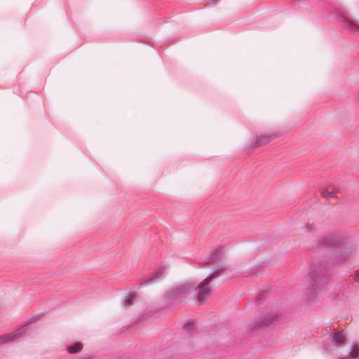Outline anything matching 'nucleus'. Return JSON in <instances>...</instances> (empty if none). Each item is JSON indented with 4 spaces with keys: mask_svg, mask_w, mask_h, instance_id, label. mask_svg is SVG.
<instances>
[{
    "mask_svg": "<svg viewBox=\"0 0 359 359\" xmlns=\"http://www.w3.org/2000/svg\"><path fill=\"white\" fill-rule=\"evenodd\" d=\"M309 297L311 298L324 289L325 278L321 270L313 268L309 274Z\"/></svg>",
    "mask_w": 359,
    "mask_h": 359,
    "instance_id": "1",
    "label": "nucleus"
},
{
    "mask_svg": "<svg viewBox=\"0 0 359 359\" xmlns=\"http://www.w3.org/2000/svg\"><path fill=\"white\" fill-rule=\"evenodd\" d=\"M220 273V270L215 271L198 284L196 287L198 290L197 300L200 304H203L210 297L212 289L210 286V283L213 279L217 278Z\"/></svg>",
    "mask_w": 359,
    "mask_h": 359,
    "instance_id": "2",
    "label": "nucleus"
},
{
    "mask_svg": "<svg viewBox=\"0 0 359 359\" xmlns=\"http://www.w3.org/2000/svg\"><path fill=\"white\" fill-rule=\"evenodd\" d=\"M194 289L195 285L187 283L168 291L166 293V298L169 301L179 302Z\"/></svg>",
    "mask_w": 359,
    "mask_h": 359,
    "instance_id": "3",
    "label": "nucleus"
},
{
    "mask_svg": "<svg viewBox=\"0 0 359 359\" xmlns=\"http://www.w3.org/2000/svg\"><path fill=\"white\" fill-rule=\"evenodd\" d=\"M346 243V238L341 234H330L321 240V244L325 246L334 247Z\"/></svg>",
    "mask_w": 359,
    "mask_h": 359,
    "instance_id": "4",
    "label": "nucleus"
},
{
    "mask_svg": "<svg viewBox=\"0 0 359 359\" xmlns=\"http://www.w3.org/2000/svg\"><path fill=\"white\" fill-rule=\"evenodd\" d=\"M28 327L27 325L22 326L11 333L0 336V344L6 342H11L17 341L22 334H25L27 331Z\"/></svg>",
    "mask_w": 359,
    "mask_h": 359,
    "instance_id": "5",
    "label": "nucleus"
},
{
    "mask_svg": "<svg viewBox=\"0 0 359 359\" xmlns=\"http://www.w3.org/2000/svg\"><path fill=\"white\" fill-rule=\"evenodd\" d=\"M164 271H165V269L163 266L158 267L154 272V273L147 276L144 279L143 282L141 283V285H147L154 283V281H156V280H158V278H160L161 277V276L163 274Z\"/></svg>",
    "mask_w": 359,
    "mask_h": 359,
    "instance_id": "6",
    "label": "nucleus"
},
{
    "mask_svg": "<svg viewBox=\"0 0 359 359\" xmlns=\"http://www.w3.org/2000/svg\"><path fill=\"white\" fill-rule=\"evenodd\" d=\"M330 337L334 345L341 346L346 340L344 331H334L330 334Z\"/></svg>",
    "mask_w": 359,
    "mask_h": 359,
    "instance_id": "7",
    "label": "nucleus"
},
{
    "mask_svg": "<svg viewBox=\"0 0 359 359\" xmlns=\"http://www.w3.org/2000/svg\"><path fill=\"white\" fill-rule=\"evenodd\" d=\"M343 25L345 28L353 33H357L359 32V25L351 20L347 18L344 19Z\"/></svg>",
    "mask_w": 359,
    "mask_h": 359,
    "instance_id": "8",
    "label": "nucleus"
},
{
    "mask_svg": "<svg viewBox=\"0 0 359 359\" xmlns=\"http://www.w3.org/2000/svg\"><path fill=\"white\" fill-rule=\"evenodd\" d=\"M338 189L335 187H329L327 189H324L321 191V194L325 198H331L337 196V194L338 193Z\"/></svg>",
    "mask_w": 359,
    "mask_h": 359,
    "instance_id": "9",
    "label": "nucleus"
},
{
    "mask_svg": "<svg viewBox=\"0 0 359 359\" xmlns=\"http://www.w3.org/2000/svg\"><path fill=\"white\" fill-rule=\"evenodd\" d=\"M271 136L266 135H261L257 137V141L255 142V147H259L262 144H264L271 140Z\"/></svg>",
    "mask_w": 359,
    "mask_h": 359,
    "instance_id": "10",
    "label": "nucleus"
},
{
    "mask_svg": "<svg viewBox=\"0 0 359 359\" xmlns=\"http://www.w3.org/2000/svg\"><path fill=\"white\" fill-rule=\"evenodd\" d=\"M220 256H221V252H220L219 249H218V248L213 249L212 251L211 252V255H210V257L208 262V264H211V263L217 261Z\"/></svg>",
    "mask_w": 359,
    "mask_h": 359,
    "instance_id": "11",
    "label": "nucleus"
},
{
    "mask_svg": "<svg viewBox=\"0 0 359 359\" xmlns=\"http://www.w3.org/2000/svg\"><path fill=\"white\" fill-rule=\"evenodd\" d=\"M348 359H355L359 358V346L358 345L353 346L352 351L348 356Z\"/></svg>",
    "mask_w": 359,
    "mask_h": 359,
    "instance_id": "12",
    "label": "nucleus"
},
{
    "mask_svg": "<svg viewBox=\"0 0 359 359\" xmlns=\"http://www.w3.org/2000/svg\"><path fill=\"white\" fill-rule=\"evenodd\" d=\"M82 348V344L81 343H76L68 347V351L70 353H75L80 351Z\"/></svg>",
    "mask_w": 359,
    "mask_h": 359,
    "instance_id": "13",
    "label": "nucleus"
},
{
    "mask_svg": "<svg viewBox=\"0 0 359 359\" xmlns=\"http://www.w3.org/2000/svg\"><path fill=\"white\" fill-rule=\"evenodd\" d=\"M136 298L135 294H130L128 297H126L124 304L126 306H130L133 304V300Z\"/></svg>",
    "mask_w": 359,
    "mask_h": 359,
    "instance_id": "14",
    "label": "nucleus"
},
{
    "mask_svg": "<svg viewBox=\"0 0 359 359\" xmlns=\"http://www.w3.org/2000/svg\"><path fill=\"white\" fill-rule=\"evenodd\" d=\"M277 318H278V316L276 315V316H270L269 317H267V318L263 319L261 322V325L271 323L272 321L275 320Z\"/></svg>",
    "mask_w": 359,
    "mask_h": 359,
    "instance_id": "15",
    "label": "nucleus"
},
{
    "mask_svg": "<svg viewBox=\"0 0 359 359\" xmlns=\"http://www.w3.org/2000/svg\"><path fill=\"white\" fill-rule=\"evenodd\" d=\"M184 328L186 331L189 332L194 328V323L189 322L187 324H185Z\"/></svg>",
    "mask_w": 359,
    "mask_h": 359,
    "instance_id": "16",
    "label": "nucleus"
},
{
    "mask_svg": "<svg viewBox=\"0 0 359 359\" xmlns=\"http://www.w3.org/2000/svg\"><path fill=\"white\" fill-rule=\"evenodd\" d=\"M337 257L339 262H344V260L346 259L347 255L346 254L345 255H340V256L337 255Z\"/></svg>",
    "mask_w": 359,
    "mask_h": 359,
    "instance_id": "17",
    "label": "nucleus"
},
{
    "mask_svg": "<svg viewBox=\"0 0 359 359\" xmlns=\"http://www.w3.org/2000/svg\"><path fill=\"white\" fill-rule=\"evenodd\" d=\"M355 279L356 281H359V270L355 272Z\"/></svg>",
    "mask_w": 359,
    "mask_h": 359,
    "instance_id": "18",
    "label": "nucleus"
},
{
    "mask_svg": "<svg viewBox=\"0 0 359 359\" xmlns=\"http://www.w3.org/2000/svg\"><path fill=\"white\" fill-rule=\"evenodd\" d=\"M355 101L359 103V91L355 95Z\"/></svg>",
    "mask_w": 359,
    "mask_h": 359,
    "instance_id": "19",
    "label": "nucleus"
},
{
    "mask_svg": "<svg viewBox=\"0 0 359 359\" xmlns=\"http://www.w3.org/2000/svg\"><path fill=\"white\" fill-rule=\"evenodd\" d=\"M261 295H262V294H261L260 293H259V294H258V296H257V301H258L259 299H261Z\"/></svg>",
    "mask_w": 359,
    "mask_h": 359,
    "instance_id": "20",
    "label": "nucleus"
},
{
    "mask_svg": "<svg viewBox=\"0 0 359 359\" xmlns=\"http://www.w3.org/2000/svg\"><path fill=\"white\" fill-rule=\"evenodd\" d=\"M307 229H308V230H309V231H311V226H310V225H308V226H307Z\"/></svg>",
    "mask_w": 359,
    "mask_h": 359,
    "instance_id": "21",
    "label": "nucleus"
},
{
    "mask_svg": "<svg viewBox=\"0 0 359 359\" xmlns=\"http://www.w3.org/2000/svg\"><path fill=\"white\" fill-rule=\"evenodd\" d=\"M340 359H347V358H340Z\"/></svg>",
    "mask_w": 359,
    "mask_h": 359,
    "instance_id": "22",
    "label": "nucleus"
}]
</instances>
